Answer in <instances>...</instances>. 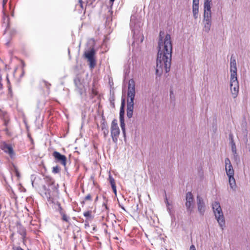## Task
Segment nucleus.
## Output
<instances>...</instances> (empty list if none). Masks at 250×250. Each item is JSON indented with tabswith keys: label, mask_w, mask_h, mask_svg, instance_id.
<instances>
[{
	"label": "nucleus",
	"mask_w": 250,
	"mask_h": 250,
	"mask_svg": "<svg viewBox=\"0 0 250 250\" xmlns=\"http://www.w3.org/2000/svg\"><path fill=\"white\" fill-rule=\"evenodd\" d=\"M164 32L160 31L158 41V51L156 62V73L161 75L164 70L169 71L172 57V44L171 36L167 34L164 37Z\"/></svg>",
	"instance_id": "f257e3e1"
},
{
	"label": "nucleus",
	"mask_w": 250,
	"mask_h": 250,
	"mask_svg": "<svg viewBox=\"0 0 250 250\" xmlns=\"http://www.w3.org/2000/svg\"><path fill=\"white\" fill-rule=\"evenodd\" d=\"M135 96V83L133 79L129 80L127 89V116L132 117L134 109V100Z\"/></svg>",
	"instance_id": "f03ea898"
},
{
	"label": "nucleus",
	"mask_w": 250,
	"mask_h": 250,
	"mask_svg": "<svg viewBox=\"0 0 250 250\" xmlns=\"http://www.w3.org/2000/svg\"><path fill=\"white\" fill-rule=\"evenodd\" d=\"M225 170L226 174L229 178V183L231 189L235 191L236 190V184L235 179L234 177V170L229 159L226 158L225 160Z\"/></svg>",
	"instance_id": "7ed1b4c3"
},
{
	"label": "nucleus",
	"mask_w": 250,
	"mask_h": 250,
	"mask_svg": "<svg viewBox=\"0 0 250 250\" xmlns=\"http://www.w3.org/2000/svg\"><path fill=\"white\" fill-rule=\"evenodd\" d=\"M230 88L233 97L235 98L239 91V83L237 77V66H230Z\"/></svg>",
	"instance_id": "20e7f679"
},
{
	"label": "nucleus",
	"mask_w": 250,
	"mask_h": 250,
	"mask_svg": "<svg viewBox=\"0 0 250 250\" xmlns=\"http://www.w3.org/2000/svg\"><path fill=\"white\" fill-rule=\"evenodd\" d=\"M130 25L132 29V32L133 33V37L134 41L133 44L135 42H138L137 36L138 35L141 38L139 42L140 43L142 42L144 40V37L142 34L140 33L139 31H138V28L142 25L141 22L137 20L134 16H131Z\"/></svg>",
	"instance_id": "39448f33"
},
{
	"label": "nucleus",
	"mask_w": 250,
	"mask_h": 250,
	"mask_svg": "<svg viewBox=\"0 0 250 250\" xmlns=\"http://www.w3.org/2000/svg\"><path fill=\"white\" fill-rule=\"evenodd\" d=\"M212 209L219 226L223 230L225 227V220L220 203L215 201L212 204Z\"/></svg>",
	"instance_id": "423d86ee"
},
{
	"label": "nucleus",
	"mask_w": 250,
	"mask_h": 250,
	"mask_svg": "<svg viewBox=\"0 0 250 250\" xmlns=\"http://www.w3.org/2000/svg\"><path fill=\"white\" fill-rule=\"evenodd\" d=\"M74 82L76 86V89L80 95H82L84 91L83 79L79 75H77L74 79Z\"/></svg>",
	"instance_id": "0eeeda50"
},
{
	"label": "nucleus",
	"mask_w": 250,
	"mask_h": 250,
	"mask_svg": "<svg viewBox=\"0 0 250 250\" xmlns=\"http://www.w3.org/2000/svg\"><path fill=\"white\" fill-rule=\"evenodd\" d=\"M95 51L92 48L84 53L85 58L87 59L89 62V67L91 68L94 67L96 64L95 60L94 59Z\"/></svg>",
	"instance_id": "6e6552de"
},
{
	"label": "nucleus",
	"mask_w": 250,
	"mask_h": 250,
	"mask_svg": "<svg viewBox=\"0 0 250 250\" xmlns=\"http://www.w3.org/2000/svg\"><path fill=\"white\" fill-rule=\"evenodd\" d=\"M198 211L200 214L203 215L206 208V205L203 198L199 195L196 197Z\"/></svg>",
	"instance_id": "1a4fd4ad"
},
{
	"label": "nucleus",
	"mask_w": 250,
	"mask_h": 250,
	"mask_svg": "<svg viewBox=\"0 0 250 250\" xmlns=\"http://www.w3.org/2000/svg\"><path fill=\"white\" fill-rule=\"evenodd\" d=\"M52 156L54 157L56 162L59 163L64 167H65L66 165V157L65 155L55 151L53 152Z\"/></svg>",
	"instance_id": "9d476101"
},
{
	"label": "nucleus",
	"mask_w": 250,
	"mask_h": 250,
	"mask_svg": "<svg viewBox=\"0 0 250 250\" xmlns=\"http://www.w3.org/2000/svg\"><path fill=\"white\" fill-rule=\"evenodd\" d=\"M124 105H125V100H123L122 102L121 106L120 107V115H119V118H120V126L121 127V129L122 130V131L124 135H125V121H124V114H125V111H124Z\"/></svg>",
	"instance_id": "9b49d317"
},
{
	"label": "nucleus",
	"mask_w": 250,
	"mask_h": 250,
	"mask_svg": "<svg viewBox=\"0 0 250 250\" xmlns=\"http://www.w3.org/2000/svg\"><path fill=\"white\" fill-rule=\"evenodd\" d=\"M193 196L191 192L186 194V202L185 204L187 210L191 213L193 210Z\"/></svg>",
	"instance_id": "f8f14e48"
},
{
	"label": "nucleus",
	"mask_w": 250,
	"mask_h": 250,
	"mask_svg": "<svg viewBox=\"0 0 250 250\" xmlns=\"http://www.w3.org/2000/svg\"><path fill=\"white\" fill-rule=\"evenodd\" d=\"M48 185V189H47V192H45V195L46 198L49 200L51 197V192L56 191L57 189V188L54 183V180L52 179H49Z\"/></svg>",
	"instance_id": "ddd939ff"
},
{
	"label": "nucleus",
	"mask_w": 250,
	"mask_h": 250,
	"mask_svg": "<svg viewBox=\"0 0 250 250\" xmlns=\"http://www.w3.org/2000/svg\"><path fill=\"white\" fill-rule=\"evenodd\" d=\"M1 149L5 153L8 154L11 158H13L15 156V153L11 145L4 143L2 145Z\"/></svg>",
	"instance_id": "4468645a"
},
{
	"label": "nucleus",
	"mask_w": 250,
	"mask_h": 250,
	"mask_svg": "<svg viewBox=\"0 0 250 250\" xmlns=\"http://www.w3.org/2000/svg\"><path fill=\"white\" fill-rule=\"evenodd\" d=\"M199 4V0H193L192 9L193 16L195 19H197L198 17Z\"/></svg>",
	"instance_id": "2eb2a0df"
},
{
	"label": "nucleus",
	"mask_w": 250,
	"mask_h": 250,
	"mask_svg": "<svg viewBox=\"0 0 250 250\" xmlns=\"http://www.w3.org/2000/svg\"><path fill=\"white\" fill-rule=\"evenodd\" d=\"M120 133V130L119 127L118 128H111V136L113 140V142L115 143H117L119 136Z\"/></svg>",
	"instance_id": "dca6fc26"
},
{
	"label": "nucleus",
	"mask_w": 250,
	"mask_h": 250,
	"mask_svg": "<svg viewBox=\"0 0 250 250\" xmlns=\"http://www.w3.org/2000/svg\"><path fill=\"white\" fill-rule=\"evenodd\" d=\"M115 0H109L110 3H111V5L109 7H107L108 12L106 15V21L109 22L112 21V16L113 14V12L112 11V5L113 4V2Z\"/></svg>",
	"instance_id": "f3484780"
},
{
	"label": "nucleus",
	"mask_w": 250,
	"mask_h": 250,
	"mask_svg": "<svg viewBox=\"0 0 250 250\" xmlns=\"http://www.w3.org/2000/svg\"><path fill=\"white\" fill-rule=\"evenodd\" d=\"M9 16L3 12L2 17V26L5 27L6 29L9 27Z\"/></svg>",
	"instance_id": "a211bd4d"
},
{
	"label": "nucleus",
	"mask_w": 250,
	"mask_h": 250,
	"mask_svg": "<svg viewBox=\"0 0 250 250\" xmlns=\"http://www.w3.org/2000/svg\"><path fill=\"white\" fill-rule=\"evenodd\" d=\"M18 232L24 238L26 235V230L21 225H17Z\"/></svg>",
	"instance_id": "6ab92c4d"
},
{
	"label": "nucleus",
	"mask_w": 250,
	"mask_h": 250,
	"mask_svg": "<svg viewBox=\"0 0 250 250\" xmlns=\"http://www.w3.org/2000/svg\"><path fill=\"white\" fill-rule=\"evenodd\" d=\"M211 21V11H204V20L203 21Z\"/></svg>",
	"instance_id": "aec40b11"
},
{
	"label": "nucleus",
	"mask_w": 250,
	"mask_h": 250,
	"mask_svg": "<svg viewBox=\"0 0 250 250\" xmlns=\"http://www.w3.org/2000/svg\"><path fill=\"white\" fill-rule=\"evenodd\" d=\"M212 0H205L204 3V11H211V4Z\"/></svg>",
	"instance_id": "412c9836"
},
{
	"label": "nucleus",
	"mask_w": 250,
	"mask_h": 250,
	"mask_svg": "<svg viewBox=\"0 0 250 250\" xmlns=\"http://www.w3.org/2000/svg\"><path fill=\"white\" fill-rule=\"evenodd\" d=\"M102 130L103 131L104 138H106L108 134V129L107 125L103 122L101 125Z\"/></svg>",
	"instance_id": "4be33fe9"
},
{
	"label": "nucleus",
	"mask_w": 250,
	"mask_h": 250,
	"mask_svg": "<svg viewBox=\"0 0 250 250\" xmlns=\"http://www.w3.org/2000/svg\"><path fill=\"white\" fill-rule=\"evenodd\" d=\"M203 22L204 23V30L206 32L208 33L210 29V27H211V21H203Z\"/></svg>",
	"instance_id": "5701e85b"
},
{
	"label": "nucleus",
	"mask_w": 250,
	"mask_h": 250,
	"mask_svg": "<svg viewBox=\"0 0 250 250\" xmlns=\"http://www.w3.org/2000/svg\"><path fill=\"white\" fill-rule=\"evenodd\" d=\"M62 216V219L66 222H68L69 221L70 218L69 216H68L66 213L65 211L63 213H62V214H61Z\"/></svg>",
	"instance_id": "b1692460"
},
{
	"label": "nucleus",
	"mask_w": 250,
	"mask_h": 250,
	"mask_svg": "<svg viewBox=\"0 0 250 250\" xmlns=\"http://www.w3.org/2000/svg\"><path fill=\"white\" fill-rule=\"evenodd\" d=\"M57 205L58 206V208H56V210L59 212V213L60 214H62V213H63L65 212V211L62 208L60 203H59V202H57Z\"/></svg>",
	"instance_id": "393cba45"
},
{
	"label": "nucleus",
	"mask_w": 250,
	"mask_h": 250,
	"mask_svg": "<svg viewBox=\"0 0 250 250\" xmlns=\"http://www.w3.org/2000/svg\"><path fill=\"white\" fill-rule=\"evenodd\" d=\"M108 179L109 182L111 185V187H113V186H116L115 180L110 174L109 175Z\"/></svg>",
	"instance_id": "a878e982"
},
{
	"label": "nucleus",
	"mask_w": 250,
	"mask_h": 250,
	"mask_svg": "<svg viewBox=\"0 0 250 250\" xmlns=\"http://www.w3.org/2000/svg\"><path fill=\"white\" fill-rule=\"evenodd\" d=\"M230 66H236V62L235 58L233 57L232 56L230 58Z\"/></svg>",
	"instance_id": "bb28decb"
},
{
	"label": "nucleus",
	"mask_w": 250,
	"mask_h": 250,
	"mask_svg": "<svg viewBox=\"0 0 250 250\" xmlns=\"http://www.w3.org/2000/svg\"><path fill=\"white\" fill-rule=\"evenodd\" d=\"M231 151H232V152L233 153V156H234V158L237 157H238V154H237V149H236V146H231Z\"/></svg>",
	"instance_id": "cd10ccee"
},
{
	"label": "nucleus",
	"mask_w": 250,
	"mask_h": 250,
	"mask_svg": "<svg viewBox=\"0 0 250 250\" xmlns=\"http://www.w3.org/2000/svg\"><path fill=\"white\" fill-rule=\"evenodd\" d=\"M60 171V168L59 166H56L54 167L52 169V172L53 173L56 174L59 173Z\"/></svg>",
	"instance_id": "c85d7f7f"
},
{
	"label": "nucleus",
	"mask_w": 250,
	"mask_h": 250,
	"mask_svg": "<svg viewBox=\"0 0 250 250\" xmlns=\"http://www.w3.org/2000/svg\"><path fill=\"white\" fill-rule=\"evenodd\" d=\"M119 127L118 125V124L117 121L116 120H114L112 121L111 123V128H118Z\"/></svg>",
	"instance_id": "c756f323"
},
{
	"label": "nucleus",
	"mask_w": 250,
	"mask_h": 250,
	"mask_svg": "<svg viewBox=\"0 0 250 250\" xmlns=\"http://www.w3.org/2000/svg\"><path fill=\"white\" fill-rule=\"evenodd\" d=\"M83 215L85 217H87V218H90L91 217V212L89 211H86V212H84L83 213Z\"/></svg>",
	"instance_id": "7c9ffc66"
},
{
	"label": "nucleus",
	"mask_w": 250,
	"mask_h": 250,
	"mask_svg": "<svg viewBox=\"0 0 250 250\" xmlns=\"http://www.w3.org/2000/svg\"><path fill=\"white\" fill-rule=\"evenodd\" d=\"M229 137H230V138H231V140H230V145H231V146H236V145H235V143H234V141H233V138H232V135H229Z\"/></svg>",
	"instance_id": "2f4dec72"
},
{
	"label": "nucleus",
	"mask_w": 250,
	"mask_h": 250,
	"mask_svg": "<svg viewBox=\"0 0 250 250\" xmlns=\"http://www.w3.org/2000/svg\"><path fill=\"white\" fill-rule=\"evenodd\" d=\"M86 200H91V196L90 194L87 195L84 197V201H86Z\"/></svg>",
	"instance_id": "473e14b6"
},
{
	"label": "nucleus",
	"mask_w": 250,
	"mask_h": 250,
	"mask_svg": "<svg viewBox=\"0 0 250 250\" xmlns=\"http://www.w3.org/2000/svg\"><path fill=\"white\" fill-rule=\"evenodd\" d=\"M112 189L114 192V193L116 194L117 193V190H116V186H113V187H111Z\"/></svg>",
	"instance_id": "72a5a7b5"
},
{
	"label": "nucleus",
	"mask_w": 250,
	"mask_h": 250,
	"mask_svg": "<svg viewBox=\"0 0 250 250\" xmlns=\"http://www.w3.org/2000/svg\"><path fill=\"white\" fill-rule=\"evenodd\" d=\"M103 207H104L105 208L106 210H108V208L107 207V204H106V202H104V203L103 204Z\"/></svg>",
	"instance_id": "f704fd0d"
},
{
	"label": "nucleus",
	"mask_w": 250,
	"mask_h": 250,
	"mask_svg": "<svg viewBox=\"0 0 250 250\" xmlns=\"http://www.w3.org/2000/svg\"><path fill=\"white\" fill-rule=\"evenodd\" d=\"M190 250H196L195 247L193 245H192L190 247Z\"/></svg>",
	"instance_id": "c9c22d12"
},
{
	"label": "nucleus",
	"mask_w": 250,
	"mask_h": 250,
	"mask_svg": "<svg viewBox=\"0 0 250 250\" xmlns=\"http://www.w3.org/2000/svg\"><path fill=\"white\" fill-rule=\"evenodd\" d=\"M79 2L80 5V6L83 8V1L82 0H79Z\"/></svg>",
	"instance_id": "e433bc0d"
},
{
	"label": "nucleus",
	"mask_w": 250,
	"mask_h": 250,
	"mask_svg": "<svg viewBox=\"0 0 250 250\" xmlns=\"http://www.w3.org/2000/svg\"><path fill=\"white\" fill-rule=\"evenodd\" d=\"M16 176L17 177H19L20 176V173L17 170H16Z\"/></svg>",
	"instance_id": "4c0bfd02"
},
{
	"label": "nucleus",
	"mask_w": 250,
	"mask_h": 250,
	"mask_svg": "<svg viewBox=\"0 0 250 250\" xmlns=\"http://www.w3.org/2000/svg\"><path fill=\"white\" fill-rule=\"evenodd\" d=\"M166 204H167V206H168V205H169V203H168V201H167V197L166 198Z\"/></svg>",
	"instance_id": "58836bf2"
},
{
	"label": "nucleus",
	"mask_w": 250,
	"mask_h": 250,
	"mask_svg": "<svg viewBox=\"0 0 250 250\" xmlns=\"http://www.w3.org/2000/svg\"><path fill=\"white\" fill-rule=\"evenodd\" d=\"M8 124V121H5V122H4V125L5 126H7Z\"/></svg>",
	"instance_id": "ea45409f"
},
{
	"label": "nucleus",
	"mask_w": 250,
	"mask_h": 250,
	"mask_svg": "<svg viewBox=\"0 0 250 250\" xmlns=\"http://www.w3.org/2000/svg\"><path fill=\"white\" fill-rule=\"evenodd\" d=\"M16 250H23L22 249H21V247H18L16 249Z\"/></svg>",
	"instance_id": "a19ab883"
},
{
	"label": "nucleus",
	"mask_w": 250,
	"mask_h": 250,
	"mask_svg": "<svg viewBox=\"0 0 250 250\" xmlns=\"http://www.w3.org/2000/svg\"><path fill=\"white\" fill-rule=\"evenodd\" d=\"M6 79H7V83L9 85L10 82H9V79H8V78L7 77H6Z\"/></svg>",
	"instance_id": "79ce46f5"
},
{
	"label": "nucleus",
	"mask_w": 250,
	"mask_h": 250,
	"mask_svg": "<svg viewBox=\"0 0 250 250\" xmlns=\"http://www.w3.org/2000/svg\"><path fill=\"white\" fill-rule=\"evenodd\" d=\"M8 89H9V92H10L11 90V87H10V86L9 85H8Z\"/></svg>",
	"instance_id": "37998d69"
},
{
	"label": "nucleus",
	"mask_w": 250,
	"mask_h": 250,
	"mask_svg": "<svg viewBox=\"0 0 250 250\" xmlns=\"http://www.w3.org/2000/svg\"><path fill=\"white\" fill-rule=\"evenodd\" d=\"M172 92L171 91H170V97H171V95H172Z\"/></svg>",
	"instance_id": "c03bdc74"
},
{
	"label": "nucleus",
	"mask_w": 250,
	"mask_h": 250,
	"mask_svg": "<svg viewBox=\"0 0 250 250\" xmlns=\"http://www.w3.org/2000/svg\"><path fill=\"white\" fill-rule=\"evenodd\" d=\"M45 84H46V85L47 87L48 88L49 86H48V85H47L46 83H45ZM48 85H50V84H48Z\"/></svg>",
	"instance_id": "a18cd8bd"
},
{
	"label": "nucleus",
	"mask_w": 250,
	"mask_h": 250,
	"mask_svg": "<svg viewBox=\"0 0 250 250\" xmlns=\"http://www.w3.org/2000/svg\"><path fill=\"white\" fill-rule=\"evenodd\" d=\"M122 209H124V210H125V209L124 207H122Z\"/></svg>",
	"instance_id": "49530a36"
},
{
	"label": "nucleus",
	"mask_w": 250,
	"mask_h": 250,
	"mask_svg": "<svg viewBox=\"0 0 250 250\" xmlns=\"http://www.w3.org/2000/svg\"><path fill=\"white\" fill-rule=\"evenodd\" d=\"M32 186L33 187L34 186V185H33V182H32Z\"/></svg>",
	"instance_id": "de8ad7c7"
},
{
	"label": "nucleus",
	"mask_w": 250,
	"mask_h": 250,
	"mask_svg": "<svg viewBox=\"0 0 250 250\" xmlns=\"http://www.w3.org/2000/svg\"><path fill=\"white\" fill-rule=\"evenodd\" d=\"M5 2L4 1H3V5L5 4Z\"/></svg>",
	"instance_id": "09e8293b"
},
{
	"label": "nucleus",
	"mask_w": 250,
	"mask_h": 250,
	"mask_svg": "<svg viewBox=\"0 0 250 250\" xmlns=\"http://www.w3.org/2000/svg\"><path fill=\"white\" fill-rule=\"evenodd\" d=\"M68 53H69V54L70 53V50H69V49H68Z\"/></svg>",
	"instance_id": "8fccbe9b"
},
{
	"label": "nucleus",
	"mask_w": 250,
	"mask_h": 250,
	"mask_svg": "<svg viewBox=\"0 0 250 250\" xmlns=\"http://www.w3.org/2000/svg\"><path fill=\"white\" fill-rule=\"evenodd\" d=\"M98 200V197H97L96 198V200Z\"/></svg>",
	"instance_id": "3c124183"
}]
</instances>
